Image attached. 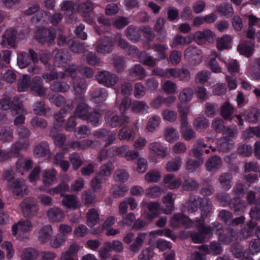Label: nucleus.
Instances as JSON below:
<instances>
[{"instance_id":"f257e3e1","label":"nucleus","mask_w":260,"mask_h":260,"mask_svg":"<svg viewBox=\"0 0 260 260\" xmlns=\"http://www.w3.org/2000/svg\"><path fill=\"white\" fill-rule=\"evenodd\" d=\"M200 208L201 210V215L205 217L211 212L212 206L210 201L207 198L202 199L199 197H190L188 202L186 203L185 208L189 213L194 212Z\"/></svg>"},{"instance_id":"f03ea898","label":"nucleus","mask_w":260,"mask_h":260,"mask_svg":"<svg viewBox=\"0 0 260 260\" xmlns=\"http://www.w3.org/2000/svg\"><path fill=\"white\" fill-rule=\"evenodd\" d=\"M74 114L75 116L83 120H87L94 126H96L99 122H101L100 114L96 112H93L90 114L88 107L84 102L77 106Z\"/></svg>"},{"instance_id":"7ed1b4c3","label":"nucleus","mask_w":260,"mask_h":260,"mask_svg":"<svg viewBox=\"0 0 260 260\" xmlns=\"http://www.w3.org/2000/svg\"><path fill=\"white\" fill-rule=\"evenodd\" d=\"M9 171H5L4 174L5 179L9 181V185L12 190L13 194L19 198L22 197L27 193L28 188L25 184L24 180H12L13 177Z\"/></svg>"},{"instance_id":"20e7f679","label":"nucleus","mask_w":260,"mask_h":260,"mask_svg":"<svg viewBox=\"0 0 260 260\" xmlns=\"http://www.w3.org/2000/svg\"><path fill=\"white\" fill-rule=\"evenodd\" d=\"M18 134L19 135L18 141L16 142L12 146V152L14 155L18 157V152L19 150L27 148L29 145L28 137L30 133L29 131L25 127L19 128L18 130Z\"/></svg>"},{"instance_id":"39448f33","label":"nucleus","mask_w":260,"mask_h":260,"mask_svg":"<svg viewBox=\"0 0 260 260\" xmlns=\"http://www.w3.org/2000/svg\"><path fill=\"white\" fill-rule=\"evenodd\" d=\"M195 225L200 233H192L191 235L192 240L194 243H202L205 240V236L211 234L213 229L204 226V221L200 219L196 221Z\"/></svg>"},{"instance_id":"423d86ee","label":"nucleus","mask_w":260,"mask_h":260,"mask_svg":"<svg viewBox=\"0 0 260 260\" xmlns=\"http://www.w3.org/2000/svg\"><path fill=\"white\" fill-rule=\"evenodd\" d=\"M201 53L198 48L190 46L184 51V59L191 66L197 65L202 61Z\"/></svg>"},{"instance_id":"0eeeda50","label":"nucleus","mask_w":260,"mask_h":260,"mask_svg":"<svg viewBox=\"0 0 260 260\" xmlns=\"http://www.w3.org/2000/svg\"><path fill=\"white\" fill-rule=\"evenodd\" d=\"M215 37V34L210 29H205L203 31H196L193 35L192 40L198 45H204L207 42L212 43Z\"/></svg>"},{"instance_id":"6e6552de","label":"nucleus","mask_w":260,"mask_h":260,"mask_svg":"<svg viewBox=\"0 0 260 260\" xmlns=\"http://www.w3.org/2000/svg\"><path fill=\"white\" fill-rule=\"evenodd\" d=\"M128 150V146L126 145L121 146L119 147H113L110 148L107 151L104 150L100 152L98 155V159L99 161H102L108 158H112L115 155H120L125 157V154Z\"/></svg>"},{"instance_id":"1a4fd4ad","label":"nucleus","mask_w":260,"mask_h":260,"mask_svg":"<svg viewBox=\"0 0 260 260\" xmlns=\"http://www.w3.org/2000/svg\"><path fill=\"white\" fill-rule=\"evenodd\" d=\"M32 225L28 220H22L15 223L12 228V234L14 236L21 237L25 234L32 230Z\"/></svg>"},{"instance_id":"9d476101","label":"nucleus","mask_w":260,"mask_h":260,"mask_svg":"<svg viewBox=\"0 0 260 260\" xmlns=\"http://www.w3.org/2000/svg\"><path fill=\"white\" fill-rule=\"evenodd\" d=\"M64 71V73H59L57 74L56 73L51 72L50 73L44 74L43 75V78L46 82H49L55 79L63 78L66 76L72 77L73 75L77 72L76 68L73 64L69 65L68 67H65Z\"/></svg>"},{"instance_id":"9b49d317","label":"nucleus","mask_w":260,"mask_h":260,"mask_svg":"<svg viewBox=\"0 0 260 260\" xmlns=\"http://www.w3.org/2000/svg\"><path fill=\"white\" fill-rule=\"evenodd\" d=\"M55 34L53 29L41 28L36 32V39L41 43L46 42L51 44L54 40Z\"/></svg>"},{"instance_id":"f8f14e48","label":"nucleus","mask_w":260,"mask_h":260,"mask_svg":"<svg viewBox=\"0 0 260 260\" xmlns=\"http://www.w3.org/2000/svg\"><path fill=\"white\" fill-rule=\"evenodd\" d=\"M20 207L24 215L29 217L35 216L38 211V208L32 199H25Z\"/></svg>"},{"instance_id":"ddd939ff","label":"nucleus","mask_w":260,"mask_h":260,"mask_svg":"<svg viewBox=\"0 0 260 260\" xmlns=\"http://www.w3.org/2000/svg\"><path fill=\"white\" fill-rule=\"evenodd\" d=\"M237 134L236 131L227 128L223 133L224 141L218 144V148L220 151H225L228 150L232 146L233 144L230 142L231 139Z\"/></svg>"},{"instance_id":"4468645a","label":"nucleus","mask_w":260,"mask_h":260,"mask_svg":"<svg viewBox=\"0 0 260 260\" xmlns=\"http://www.w3.org/2000/svg\"><path fill=\"white\" fill-rule=\"evenodd\" d=\"M141 205L143 208L146 207L148 209V212L147 213L146 218L149 220L152 219L160 213V206L158 202H150L147 203L143 200Z\"/></svg>"},{"instance_id":"2eb2a0df","label":"nucleus","mask_w":260,"mask_h":260,"mask_svg":"<svg viewBox=\"0 0 260 260\" xmlns=\"http://www.w3.org/2000/svg\"><path fill=\"white\" fill-rule=\"evenodd\" d=\"M94 8L93 4L90 1L83 2L78 6V11L89 23L93 22V19L89 18V15L91 14Z\"/></svg>"},{"instance_id":"dca6fc26","label":"nucleus","mask_w":260,"mask_h":260,"mask_svg":"<svg viewBox=\"0 0 260 260\" xmlns=\"http://www.w3.org/2000/svg\"><path fill=\"white\" fill-rule=\"evenodd\" d=\"M11 112L14 116H17L14 121L15 125H17L24 123L25 115L26 114L27 111L23 107L21 103L14 105L12 107Z\"/></svg>"},{"instance_id":"f3484780","label":"nucleus","mask_w":260,"mask_h":260,"mask_svg":"<svg viewBox=\"0 0 260 260\" xmlns=\"http://www.w3.org/2000/svg\"><path fill=\"white\" fill-rule=\"evenodd\" d=\"M172 226L176 228L180 225H183L185 228H189L192 226L193 223L187 217L181 214L174 215L170 220Z\"/></svg>"},{"instance_id":"a211bd4d","label":"nucleus","mask_w":260,"mask_h":260,"mask_svg":"<svg viewBox=\"0 0 260 260\" xmlns=\"http://www.w3.org/2000/svg\"><path fill=\"white\" fill-rule=\"evenodd\" d=\"M128 118L127 117L122 115L118 116L113 113L108 112L106 115V122L107 124L112 127H116L127 123Z\"/></svg>"},{"instance_id":"6ab92c4d","label":"nucleus","mask_w":260,"mask_h":260,"mask_svg":"<svg viewBox=\"0 0 260 260\" xmlns=\"http://www.w3.org/2000/svg\"><path fill=\"white\" fill-rule=\"evenodd\" d=\"M148 149L151 154L156 157L162 158L167 156V148L164 147L159 142H154L149 143Z\"/></svg>"},{"instance_id":"aec40b11","label":"nucleus","mask_w":260,"mask_h":260,"mask_svg":"<svg viewBox=\"0 0 260 260\" xmlns=\"http://www.w3.org/2000/svg\"><path fill=\"white\" fill-rule=\"evenodd\" d=\"M97 79L99 83L108 87L114 85L117 81V78L115 75L110 74L107 71L100 73L98 75Z\"/></svg>"},{"instance_id":"412c9836","label":"nucleus","mask_w":260,"mask_h":260,"mask_svg":"<svg viewBox=\"0 0 260 260\" xmlns=\"http://www.w3.org/2000/svg\"><path fill=\"white\" fill-rule=\"evenodd\" d=\"M94 136L98 139L106 142V146L112 144L115 140L116 133L114 132H109L106 129H101L95 132Z\"/></svg>"},{"instance_id":"4be33fe9","label":"nucleus","mask_w":260,"mask_h":260,"mask_svg":"<svg viewBox=\"0 0 260 260\" xmlns=\"http://www.w3.org/2000/svg\"><path fill=\"white\" fill-rule=\"evenodd\" d=\"M16 31L14 28L7 30L3 35L2 45L4 47H13L15 46Z\"/></svg>"},{"instance_id":"5701e85b","label":"nucleus","mask_w":260,"mask_h":260,"mask_svg":"<svg viewBox=\"0 0 260 260\" xmlns=\"http://www.w3.org/2000/svg\"><path fill=\"white\" fill-rule=\"evenodd\" d=\"M56 171L54 169H46L42 172V180L46 186L53 184L56 180Z\"/></svg>"},{"instance_id":"b1692460","label":"nucleus","mask_w":260,"mask_h":260,"mask_svg":"<svg viewBox=\"0 0 260 260\" xmlns=\"http://www.w3.org/2000/svg\"><path fill=\"white\" fill-rule=\"evenodd\" d=\"M62 200L63 206L67 208L75 209L81 206V203L77 197L73 195H65Z\"/></svg>"},{"instance_id":"393cba45","label":"nucleus","mask_w":260,"mask_h":260,"mask_svg":"<svg viewBox=\"0 0 260 260\" xmlns=\"http://www.w3.org/2000/svg\"><path fill=\"white\" fill-rule=\"evenodd\" d=\"M47 215L49 220L53 222H60L64 216L63 212L56 207L49 209L47 212Z\"/></svg>"},{"instance_id":"a878e982","label":"nucleus","mask_w":260,"mask_h":260,"mask_svg":"<svg viewBox=\"0 0 260 260\" xmlns=\"http://www.w3.org/2000/svg\"><path fill=\"white\" fill-rule=\"evenodd\" d=\"M192 42L191 36L183 37L181 35L175 36L170 42V45L172 48L181 47L190 43Z\"/></svg>"},{"instance_id":"bb28decb","label":"nucleus","mask_w":260,"mask_h":260,"mask_svg":"<svg viewBox=\"0 0 260 260\" xmlns=\"http://www.w3.org/2000/svg\"><path fill=\"white\" fill-rule=\"evenodd\" d=\"M53 233L52 226L49 224L44 225L39 231L38 239L42 243H46L49 241Z\"/></svg>"},{"instance_id":"cd10ccee","label":"nucleus","mask_w":260,"mask_h":260,"mask_svg":"<svg viewBox=\"0 0 260 260\" xmlns=\"http://www.w3.org/2000/svg\"><path fill=\"white\" fill-rule=\"evenodd\" d=\"M232 44V38L228 35H223L221 37L218 38L216 40V47L219 51L231 48Z\"/></svg>"},{"instance_id":"c85d7f7f","label":"nucleus","mask_w":260,"mask_h":260,"mask_svg":"<svg viewBox=\"0 0 260 260\" xmlns=\"http://www.w3.org/2000/svg\"><path fill=\"white\" fill-rule=\"evenodd\" d=\"M163 181L165 184H168V187L171 190L179 188L182 183L180 178L174 179V175L171 174L165 175Z\"/></svg>"},{"instance_id":"c756f323","label":"nucleus","mask_w":260,"mask_h":260,"mask_svg":"<svg viewBox=\"0 0 260 260\" xmlns=\"http://www.w3.org/2000/svg\"><path fill=\"white\" fill-rule=\"evenodd\" d=\"M73 108V102L71 100L68 101L64 105V108L60 110L59 113L55 115V124L59 126L62 124L63 119V114L71 111Z\"/></svg>"},{"instance_id":"7c9ffc66","label":"nucleus","mask_w":260,"mask_h":260,"mask_svg":"<svg viewBox=\"0 0 260 260\" xmlns=\"http://www.w3.org/2000/svg\"><path fill=\"white\" fill-rule=\"evenodd\" d=\"M217 56V53L215 50H211L208 56V66L209 68L213 72L215 73L221 72V69L216 60Z\"/></svg>"},{"instance_id":"2f4dec72","label":"nucleus","mask_w":260,"mask_h":260,"mask_svg":"<svg viewBox=\"0 0 260 260\" xmlns=\"http://www.w3.org/2000/svg\"><path fill=\"white\" fill-rule=\"evenodd\" d=\"M32 162L31 160L21 158L18 160L16 165V171L21 175L27 172L32 167Z\"/></svg>"},{"instance_id":"473e14b6","label":"nucleus","mask_w":260,"mask_h":260,"mask_svg":"<svg viewBox=\"0 0 260 260\" xmlns=\"http://www.w3.org/2000/svg\"><path fill=\"white\" fill-rule=\"evenodd\" d=\"M173 196L174 194L172 193L168 192L163 197L162 203L166 205V208L164 209L163 212L166 214H171L173 210L175 200Z\"/></svg>"},{"instance_id":"72a5a7b5","label":"nucleus","mask_w":260,"mask_h":260,"mask_svg":"<svg viewBox=\"0 0 260 260\" xmlns=\"http://www.w3.org/2000/svg\"><path fill=\"white\" fill-rule=\"evenodd\" d=\"M136 137V132L128 127H123L119 132L118 137L121 140H133Z\"/></svg>"},{"instance_id":"f704fd0d","label":"nucleus","mask_w":260,"mask_h":260,"mask_svg":"<svg viewBox=\"0 0 260 260\" xmlns=\"http://www.w3.org/2000/svg\"><path fill=\"white\" fill-rule=\"evenodd\" d=\"M193 95V90L190 88H186L183 89L179 93L178 98L180 104L178 105L185 106L186 105H189L187 104V102L190 101L192 99Z\"/></svg>"},{"instance_id":"c9c22d12","label":"nucleus","mask_w":260,"mask_h":260,"mask_svg":"<svg viewBox=\"0 0 260 260\" xmlns=\"http://www.w3.org/2000/svg\"><path fill=\"white\" fill-rule=\"evenodd\" d=\"M87 224L89 227H92L100 222L99 214L95 209H90L86 214Z\"/></svg>"},{"instance_id":"e433bc0d","label":"nucleus","mask_w":260,"mask_h":260,"mask_svg":"<svg viewBox=\"0 0 260 260\" xmlns=\"http://www.w3.org/2000/svg\"><path fill=\"white\" fill-rule=\"evenodd\" d=\"M146 234L145 233L139 234L133 243L131 245L129 250L134 253L138 252L140 248L142 247L146 239Z\"/></svg>"},{"instance_id":"4c0bfd02","label":"nucleus","mask_w":260,"mask_h":260,"mask_svg":"<svg viewBox=\"0 0 260 260\" xmlns=\"http://www.w3.org/2000/svg\"><path fill=\"white\" fill-rule=\"evenodd\" d=\"M165 140L170 143H172L179 139V135L177 131L172 127H167L164 131Z\"/></svg>"},{"instance_id":"58836bf2","label":"nucleus","mask_w":260,"mask_h":260,"mask_svg":"<svg viewBox=\"0 0 260 260\" xmlns=\"http://www.w3.org/2000/svg\"><path fill=\"white\" fill-rule=\"evenodd\" d=\"M41 78L40 77H36L32 81L31 90L35 94L40 96H44L46 94L45 89L42 86Z\"/></svg>"},{"instance_id":"ea45409f","label":"nucleus","mask_w":260,"mask_h":260,"mask_svg":"<svg viewBox=\"0 0 260 260\" xmlns=\"http://www.w3.org/2000/svg\"><path fill=\"white\" fill-rule=\"evenodd\" d=\"M39 252L34 248L29 247L24 249L21 254L22 260H36L39 256Z\"/></svg>"},{"instance_id":"a19ab883","label":"nucleus","mask_w":260,"mask_h":260,"mask_svg":"<svg viewBox=\"0 0 260 260\" xmlns=\"http://www.w3.org/2000/svg\"><path fill=\"white\" fill-rule=\"evenodd\" d=\"M178 108L181 117V127H187L188 124L187 115L189 112L190 105H186L185 106L178 105Z\"/></svg>"},{"instance_id":"79ce46f5","label":"nucleus","mask_w":260,"mask_h":260,"mask_svg":"<svg viewBox=\"0 0 260 260\" xmlns=\"http://www.w3.org/2000/svg\"><path fill=\"white\" fill-rule=\"evenodd\" d=\"M32 82L30 80V77L27 75H24L22 78L19 80L18 83V90L19 92H23L27 90Z\"/></svg>"},{"instance_id":"37998d69","label":"nucleus","mask_w":260,"mask_h":260,"mask_svg":"<svg viewBox=\"0 0 260 260\" xmlns=\"http://www.w3.org/2000/svg\"><path fill=\"white\" fill-rule=\"evenodd\" d=\"M234 112V108L229 103H224L221 107V115L225 120H231Z\"/></svg>"},{"instance_id":"c03bdc74","label":"nucleus","mask_w":260,"mask_h":260,"mask_svg":"<svg viewBox=\"0 0 260 260\" xmlns=\"http://www.w3.org/2000/svg\"><path fill=\"white\" fill-rule=\"evenodd\" d=\"M13 131L10 127H0V141L11 142L13 140Z\"/></svg>"},{"instance_id":"a18cd8bd","label":"nucleus","mask_w":260,"mask_h":260,"mask_svg":"<svg viewBox=\"0 0 260 260\" xmlns=\"http://www.w3.org/2000/svg\"><path fill=\"white\" fill-rule=\"evenodd\" d=\"M182 161L180 157H176L173 160L168 161L166 166L169 172L177 171L181 166Z\"/></svg>"},{"instance_id":"49530a36","label":"nucleus","mask_w":260,"mask_h":260,"mask_svg":"<svg viewBox=\"0 0 260 260\" xmlns=\"http://www.w3.org/2000/svg\"><path fill=\"white\" fill-rule=\"evenodd\" d=\"M113 43L109 40H105L100 42L96 48L98 53L106 54L111 52L112 49Z\"/></svg>"},{"instance_id":"de8ad7c7","label":"nucleus","mask_w":260,"mask_h":260,"mask_svg":"<svg viewBox=\"0 0 260 260\" xmlns=\"http://www.w3.org/2000/svg\"><path fill=\"white\" fill-rule=\"evenodd\" d=\"M129 75L132 77L141 79L146 76L143 68L140 64L135 65L129 70Z\"/></svg>"},{"instance_id":"09e8293b","label":"nucleus","mask_w":260,"mask_h":260,"mask_svg":"<svg viewBox=\"0 0 260 260\" xmlns=\"http://www.w3.org/2000/svg\"><path fill=\"white\" fill-rule=\"evenodd\" d=\"M221 159L217 156L211 157L206 164L207 169L212 171L219 168L221 165Z\"/></svg>"},{"instance_id":"8fccbe9b","label":"nucleus","mask_w":260,"mask_h":260,"mask_svg":"<svg viewBox=\"0 0 260 260\" xmlns=\"http://www.w3.org/2000/svg\"><path fill=\"white\" fill-rule=\"evenodd\" d=\"M254 45L253 44H247L246 43L240 44L237 50L240 54L245 55L246 57L251 56L253 51Z\"/></svg>"},{"instance_id":"3c124183","label":"nucleus","mask_w":260,"mask_h":260,"mask_svg":"<svg viewBox=\"0 0 260 260\" xmlns=\"http://www.w3.org/2000/svg\"><path fill=\"white\" fill-rule=\"evenodd\" d=\"M67 240V237L63 235H57L51 239L49 244L53 248H58L63 245Z\"/></svg>"},{"instance_id":"603ef678","label":"nucleus","mask_w":260,"mask_h":260,"mask_svg":"<svg viewBox=\"0 0 260 260\" xmlns=\"http://www.w3.org/2000/svg\"><path fill=\"white\" fill-rule=\"evenodd\" d=\"M149 107L143 101H135L132 104V110L137 113L142 114L147 112Z\"/></svg>"},{"instance_id":"864d4df0","label":"nucleus","mask_w":260,"mask_h":260,"mask_svg":"<svg viewBox=\"0 0 260 260\" xmlns=\"http://www.w3.org/2000/svg\"><path fill=\"white\" fill-rule=\"evenodd\" d=\"M139 58L140 61L142 63L149 67H153L156 65V59L153 58L152 56L145 52L141 53L139 55Z\"/></svg>"},{"instance_id":"5fc2aeb1","label":"nucleus","mask_w":260,"mask_h":260,"mask_svg":"<svg viewBox=\"0 0 260 260\" xmlns=\"http://www.w3.org/2000/svg\"><path fill=\"white\" fill-rule=\"evenodd\" d=\"M49 152V146L46 142H42L40 145L37 146L34 149L35 155L39 157H43L47 155Z\"/></svg>"},{"instance_id":"6e6d98bb","label":"nucleus","mask_w":260,"mask_h":260,"mask_svg":"<svg viewBox=\"0 0 260 260\" xmlns=\"http://www.w3.org/2000/svg\"><path fill=\"white\" fill-rule=\"evenodd\" d=\"M114 169L113 164L110 162L101 166L98 175L99 176H110Z\"/></svg>"},{"instance_id":"4d7b16f0","label":"nucleus","mask_w":260,"mask_h":260,"mask_svg":"<svg viewBox=\"0 0 260 260\" xmlns=\"http://www.w3.org/2000/svg\"><path fill=\"white\" fill-rule=\"evenodd\" d=\"M193 125L196 130L202 131L206 129L209 126V122L205 118L199 117L195 119Z\"/></svg>"},{"instance_id":"13d9d810","label":"nucleus","mask_w":260,"mask_h":260,"mask_svg":"<svg viewBox=\"0 0 260 260\" xmlns=\"http://www.w3.org/2000/svg\"><path fill=\"white\" fill-rule=\"evenodd\" d=\"M107 94L104 89H97L91 94L92 100L95 103H99L106 100Z\"/></svg>"},{"instance_id":"bf43d9fd","label":"nucleus","mask_w":260,"mask_h":260,"mask_svg":"<svg viewBox=\"0 0 260 260\" xmlns=\"http://www.w3.org/2000/svg\"><path fill=\"white\" fill-rule=\"evenodd\" d=\"M180 133L182 137L185 141H189L196 137V133L191 128L187 127H181Z\"/></svg>"},{"instance_id":"052dcab7","label":"nucleus","mask_w":260,"mask_h":260,"mask_svg":"<svg viewBox=\"0 0 260 260\" xmlns=\"http://www.w3.org/2000/svg\"><path fill=\"white\" fill-rule=\"evenodd\" d=\"M106 245L110 251H114L117 252H121L123 249L122 243L118 240H114L112 242H106Z\"/></svg>"},{"instance_id":"680f3d73","label":"nucleus","mask_w":260,"mask_h":260,"mask_svg":"<svg viewBox=\"0 0 260 260\" xmlns=\"http://www.w3.org/2000/svg\"><path fill=\"white\" fill-rule=\"evenodd\" d=\"M160 178V173L156 171H150L146 173L145 176L146 181L150 183L157 182Z\"/></svg>"},{"instance_id":"e2e57ef3","label":"nucleus","mask_w":260,"mask_h":260,"mask_svg":"<svg viewBox=\"0 0 260 260\" xmlns=\"http://www.w3.org/2000/svg\"><path fill=\"white\" fill-rule=\"evenodd\" d=\"M217 11L226 17L231 16L234 13V10L232 5L228 4H224L219 7Z\"/></svg>"},{"instance_id":"0e129e2a","label":"nucleus","mask_w":260,"mask_h":260,"mask_svg":"<svg viewBox=\"0 0 260 260\" xmlns=\"http://www.w3.org/2000/svg\"><path fill=\"white\" fill-rule=\"evenodd\" d=\"M222 187L224 189H229L232 186L231 177L228 174L221 175L219 178Z\"/></svg>"},{"instance_id":"69168bd1","label":"nucleus","mask_w":260,"mask_h":260,"mask_svg":"<svg viewBox=\"0 0 260 260\" xmlns=\"http://www.w3.org/2000/svg\"><path fill=\"white\" fill-rule=\"evenodd\" d=\"M161 192L160 187L157 185L150 186L146 190V196L152 198L159 197Z\"/></svg>"},{"instance_id":"338daca9","label":"nucleus","mask_w":260,"mask_h":260,"mask_svg":"<svg viewBox=\"0 0 260 260\" xmlns=\"http://www.w3.org/2000/svg\"><path fill=\"white\" fill-rule=\"evenodd\" d=\"M29 63V57L26 52H21L20 53L17 63L20 68L23 69L26 67Z\"/></svg>"},{"instance_id":"774afa93","label":"nucleus","mask_w":260,"mask_h":260,"mask_svg":"<svg viewBox=\"0 0 260 260\" xmlns=\"http://www.w3.org/2000/svg\"><path fill=\"white\" fill-rule=\"evenodd\" d=\"M254 136L257 137H260V128L257 127H251L246 129L243 134V137L245 139H250Z\"/></svg>"}]
</instances>
